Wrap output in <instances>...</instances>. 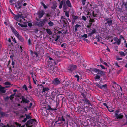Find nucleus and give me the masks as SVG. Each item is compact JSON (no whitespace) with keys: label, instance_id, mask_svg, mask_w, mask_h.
I'll return each mask as SVG.
<instances>
[{"label":"nucleus","instance_id":"obj_1","mask_svg":"<svg viewBox=\"0 0 127 127\" xmlns=\"http://www.w3.org/2000/svg\"><path fill=\"white\" fill-rule=\"evenodd\" d=\"M114 117L116 119H118V121L122 120L124 117L123 114L121 112L120 113L119 110L118 109L116 110L114 113Z\"/></svg>","mask_w":127,"mask_h":127},{"label":"nucleus","instance_id":"obj_13","mask_svg":"<svg viewBox=\"0 0 127 127\" xmlns=\"http://www.w3.org/2000/svg\"><path fill=\"white\" fill-rule=\"evenodd\" d=\"M97 33V30L95 28H94L91 31H90L88 33V37L91 36L94 33Z\"/></svg>","mask_w":127,"mask_h":127},{"label":"nucleus","instance_id":"obj_9","mask_svg":"<svg viewBox=\"0 0 127 127\" xmlns=\"http://www.w3.org/2000/svg\"><path fill=\"white\" fill-rule=\"evenodd\" d=\"M65 119L64 118L63 116L60 117L58 118V121L55 122V123H57L59 124H61L64 123Z\"/></svg>","mask_w":127,"mask_h":127},{"label":"nucleus","instance_id":"obj_58","mask_svg":"<svg viewBox=\"0 0 127 127\" xmlns=\"http://www.w3.org/2000/svg\"><path fill=\"white\" fill-rule=\"evenodd\" d=\"M60 37V36L59 35L57 36V37L55 38V41H57V40H58L59 39V38Z\"/></svg>","mask_w":127,"mask_h":127},{"label":"nucleus","instance_id":"obj_22","mask_svg":"<svg viewBox=\"0 0 127 127\" xmlns=\"http://www.w3.org/2000/svg\"><path fill=\"white\" fill-rule=\"evenodd\" d=\"M122 6L125 7L126 10L127 11V2H125L124 1L123 2Z\"/></svg>","mask_w":127,"mask_h":127},{"label":"nucleus","instance_id":"obj_10","mask_svg":"<svg viewBox=\"0 0 127 127\" xmlns=\"http://www.w3.org/2000/svg\"><path fill=\"white\" fill-rule=\"evenodd\" d=\"M61 81L58 78H55L52 81V84H54L55 86H57L59 84L61 83Z\"/></svg>","mask_w":127,"mask_h":127},{"label":"nucleus","instance_id":"obj_23","mask_svg":"<svg viewBox=\"0 0 127 127\" xmlns=\"http://www.w3.org/2000/svg\"><path fill=\"white\" fill-rule=\"evenodd\" d=\"M72 20L75 21L77 19H78V17L77 16H76L73 15H72Z\"/></svg>","mask_w":127,"mask_h":127},{"label":"nucleus","instance_id":"obj_61","mask_svg":"<svg viewBox=\"0 0 127 127\" xmlns=\"http://www.w3.org/2000/svg\"><path fill=\"white\" fill-rule=\"evenodd\" d=\"M125 117L126 119V122L124 124V125H127V115H125Z\"/></svg>","mask_w":127,"mask_h":127},{"label":"nucleus","instance_id":"obj_64","mask_svg":"<svg viewBox=\"0 0 127 127\" xmlns=\"http://www.w3.org/2000/svg\"><path fill=\"white\" fill-rule=\"evenodd\" d=\"M82 19L84 21H85L87 19L86 17L84 16H83L82 17Z\"/></svg>","mask_w":127,"mask_h":127},{"label":"nucleus","instance_id":"obj_5","mask_svg":"<svg viewBox=\"0 0 127 127\" xmlns=\"http://www.w3.org/2000/svg\"><path fill=\"white\" fill-rule=\"evenodd\" d=\"M88 70L92 73V72L97 73L98 74H100L102 76L105 74L103 71L100 70L99 69L96 68H90Z\"/></svg>","mask_w":127,"mask_h":127},{"label":"nucleus","instance_id":"obj_52","mask_svg":"<svg viewBox=\"0 0 127 127\" xmlns=\"http://www.w3.org/2000/svg\"><path fill=\"white\" fill-rule=\"evenodd\" d=\"M87 0H82L81 1L82 3V4L83 5H84L86 3V1Z\"/></svg>","mask_w":127,"mask_h":127},{"label":"nucleus","instance_id":"obj_44","mask_svg":"<svg viewBox=\"0 0 127 127\" xmlns=\"http://www.w3.org/2000/svg\"><path fill=\"white\" fill-rule=\"evenodd\" d=\"M100 78V77L99 76L96 75L95 78V80L98 79L99 80Z\"/></svg>","mask_w":127,"mask_h":127},{"label":"nucleus","instance_id":"obj_27","mask_svg":"<svg viewBox=\"0 0 127 127\" xmlns=\"http://www.w3.org/2000/svg\"><path fill=\"white\" fill-rule=\"evenodd\" d=\"M81 27L80 25L78 24H76L74 26V30L75 31H76L77 30V28L79 27Z\"/></svg>","mask_w":127,"mask_h":127},{"label":"nucleus","instance_id":"obj_28","mask_svg":"<svg viewBox=\"0 0 127 127\" xmlns=\"http://www.w3.org/2000/svg\"><path fill=\"white\" fill-rule=\"evenodd\" d=\"M39 53H38L37 52H36L35 51H34L33 52V57L34 58L35 57H38V55Z\"/></svg>","mask_w":127,"mask_h":127},{"label":"nucleus","instance_id":"obj_56","mask_svg":"<svg viewBox=\"0 0 127 127\" xmlns=\"http://www.w3.org/2000/svg\"><path fill=\"white\" fill-rule=\"evenodd\" d=\"M12 41H13L15 43H17V41L15 39V38H13V37H12Z\"/></svg>","mask_w":127,"mask_h":127},{"label":"nucleus","instance_id":"obj_57","mask_svg":"<svg viewBox=\"0 0 127 127\" xmlns=\"http://www.w3.org/2000/svg\"><path fill=\"white\" fill-rule=\"evenodd\" d=\"M66 45L65 43H64L62 44L61 45V47H64V48H65L66 47V46L65 45Z\"/></svg>","mask_w":127,"mask_h":127},{"label":"nucleus","instance_id":"obj_8","mask_svg":"<svg viewBox=\"0 0 127 127\" xmlns=\"http://www.w3.org/2000/svg\"><path fill=\"white\" fill-rule=\"evenodd\" d=\"M42 89L41 90V93L43 95H44L45 93H46L50 90V89L48 87H45L42 84L40 85Z\"/></svg>","mask_w":127,"mask_h":127},{"label":"nucleus","instance_id":"obj_18","mask_svg":"<svg viewBox=\"0 0 127 127\" xmlns=\"http://www.w3.org/2000/svg\"><path fill=\"white\" fill-rule=\"evenodd\" d=\"M75 73H76L77 74L75 75L74 76L75 77L77 78H79V75H81V73L77 71H75Z\"/></svg>","mask_w":127,"mask_h":127},{"label":"nucleus","instance_id":"obj_48","mask_svg":"<svg viewBox=\"0 0 127 127\" xmlns=\"http://www.w3.org/2000/svg\"><path fill=\"white\" fill-rule=\"evenodd\" d=\"M30 120H31V121L32 122V124L33 123H35L36 122V120L34 119H30Z\"/></svg>","mask_w":127,"mask_h":127},{"label":"nucleus","instance_id":"obj_21","mask_svg":"<svg viewBox=\"0 0 127 127\" xmlns=\"http://www.w3.org/2000/svg\"><path fill=\"white\" fill-rule=\"evenodd\" d=\"M0 91L2 93H5L6 91L4 90V87H2L0 85Z\"/></svg>","mask_w":127,"mask_h":127},{"label":"nucleus","instance_id":"obj_59","mask_svg":"<svg viewBox=\"0 0 127 127\" xmlns=\"http://www.w3.org/2000/svg\"><path fill=\"white\" fill-rule=\"evenodd\" d=\"M5 85H11V84L8 82H6L5 83Z\"/></svg>","mask_w":127,"mask_h":127},{"label":"nucleus","instance_id":"obj_6","mask_svg":"<svg viewBox=\"0 0 127 127\" xmlns=\"http://www.w3.org/2000/svg\"><path fill=\"white\" fill-rule=\"evenodd\" d=\"M77 66L74 64H70L68 66L67 68V70L69 73L72 74L73 71L75 70L77 68Z\"/></svg>","mask_w":127,"mask_h":127},{"label":"nucleus","instance_id":"obj_47","mask_svg":"<svg viewBox=\"0 0 127 127\" xmlns=\"http://www.w3.org/2000/svg\"><path fill=\"white\" fill-rule=\"evenodd\" d=\"M78 55V53L76 52H74L72 53V55L74 56H76Z\"/></svg>","mask_w":127,"mask_h":127},{"label":"nucleus","instance_id":"obj_54","mask_svg":"<svg viewBox=\"0 0 127 127\" xmlns=\"http://www.w3.org/2000/svg\"><path fill=\"white\" fill-rule=\"evenodd\" d=\"M21 27H22L26 28L27 27V25L26 24L23 25L22 24Z\"/></svg>","mask_w":127,"mask_h":127},{"label":"nucleus","instance_id":"obj_42","mask_svg":"<svg viewBox=\"0 0 127 127\" xmlns=\"http://www.w3.org/2000/svg\"><path fill=\"white\" fill-rule=\"evenodd\" d=\"M56 7L57 6L56 5L54 4L51 7V8L55 10L56 8Z\"/></svg>","mask_w":127,"mask_h":127},{"label":"nucleus","instance_id":"obj_62","mask_svg":"<svg viewBox=\"0 0 127 127\" xmlns=\"http://www.w3.org/2000/svg\"><path fill=\"white\" fill-rule=\"evenodd\" d=\"M96 86H97L99 88H100L101 84H99L97 83H96Z\"/></svg>","mask_w":127,"mask_h":127},{"label":"nucleus","instance_id":"obj_41","mask_svg":"<svg viewBox=\"0 0 127 127\" xmlns=\"http://www.w3.org/2000/svg\"><path fill=\"white\" fill-rule=\"evenodd\" d=\"M28 44L29 46H30L32 44V42L31 41V39L30 38H29L28 39Z\"/></svg>","mask_w":127,"mask_h":127},{"label":"nucleus","instance_id":"obj_11","mask_svg":"<svg viewBox=\"0 0 127 127\" xmlns=\"http://www.w3.org/2000/svg\"><path fill=\"white\" fill-rule=\"evenodd\" d=\"M45 14V12L43 10H40L37 12V14L39 18H42Z\"/></svg>","mask_w":127,"mask_h":127},{"label":"nucleus","instance_id":"obj_26","mask_svg":"<svg viewBox=\"0 0 127 127\" xmlns=\"http://www.w3.org/2000/svg\"><path fill=\"white\" fill-rule=\"evenodd\" d=\"M46 31L47 33L49 35H50L52 34V32L50 29H46Z\"/></svg>","mask_w":127,"mask_h":127},{"label":"nucleus","instance_id":"obj_14","mask_svg":"<svg viewBox=\"0 0 127 127\" xmlns=\"http://www.w3.org/2000/svg\"><path fill=\"white\" fill-rule=\"evenodd\" d=\"M22 3L20 2H17L15 3V7L17 9H20L22 6Z\"/></svg>","mask_w":127,"mask_h":127},{"label":"nucleus","instance_id":"obj_38","mask_svg":"<svg viewBox=\"0 0 127 127\" xmlns=\"http://www.w3.org/2000/svg\"><path fill=\"white\" fill-rule=\"evenodd\" d=\"M101 37L99 35L95 37V38L97 40V42H99L100 41V38Z\"/></svg>","mask_w":127,"mask_h":127},{"label":"nucleus","instance_id":"obj_39","mask_svg":"<svg viewBox=\"0 0 127 127\" xmlns=\"http://www.w3.org/2000/svg\"><path fill=\"white\" fill-rule=\"evenodd\" d=\"M48 21V19L46 18H45V19H44L43 21H42V23H43V25H44V24L45 23V22H46Z\"/></svg>","mask_w":127,"mask_h":127},{"label":"nucleus","instance_id":"obj_24","mask_svg":"<svg viewBox=\"0 0 127 127\" xmlns=\"http://www.w3.org/2000/svg\"><path fill=\"white\" fill-rule=\"evenodd\" d=\"M1 122V120L0 119V127H9L8 125H4L3 123L0 122Z\"/></svg>","mask_w":127,"mask_h":127},{"label":"nucleus","instance_id":"obj_37","mask_svg":"<svg viewBox=\"0 0 127 127\" xmlns=\"http://www.w3.org/2000/svg\"><path fill=\"white\" fill-rule=\"evenodd\" d=\"M15 0H9V2L10 3V4L12 5H13L15 4Z\"/></svg>","mask_w":127,"mask_h":127},{"label":"nucleus","instance_id":"obj_19","mask_svg":"<svg viewBox=\"0 0 127 127\" xmlns=\"http://www.w3.org/2000/svg\"><path fill=\"white\" fill-rule=\"evenodd\" d=\"M66 5L69 7L71 8L72 7V5L70 1L69 0H67L66 1Z\"/></svg>","mask_w":127,"mask_h":127},{"label":"nucleus","instance_id":"obj_4","mask_svg":"<svg viewBox=\"0 0 127 127\" xmlns=\"http://www.w3.org/2000/svg\"><path fill=\"white\" fill-rule=\"evenodd\" d=\"M104 24L106 25L111 26L113 24V19L112 18L106 17L104 18Z\"/></svg>","mask_w":127,"mask_h":127},{"label":"nucleus","instance_id":"obj_12","mask_svg":"<svg viewBox=\"0 0 127 127\" xmlns=\"http://www.w3.org/2000/svg\"><path fill=\"white\" fill-rule=\"evenodd\" d=\"M88 15H91V16H92L94 17H96L97 16V14H95L93 10H89V11L88 13Z\"/></svg>","mask_w":127,"mask_h":127},{"label":"nucleus","instance_id":"obj_7","mask_svg":"<svg viewBox=\"0 0 127 127\" xmlns=\"http://www.w3.org/2000/svg\"><path fill=\"white\" fill-rule=\"evenodd\" d=\"M21 18L23 19H24L25 20V19H24L25 17L23 16L22 14H18L14 17V19L16 21H19L21 23H22L23 22V21L21 19L19 20V18Z\"/></svg>","mask_w":127,"mask_h":127},{"label":"nucleus","instance_id":"obj_15","mask_svg":"<svg viewBox=\"0 0 127 127\" xmlns=\"http://www.w3.org/2000/svg\"><path fill=\"white\" fill-rule=\"evenodd\" d=\"M20 99H22V101H21V103L23 102V103H27L30 102V101L26 98L25 97L22 96H21V98H20Z\"/></svg>","mask_w":127,"mask_h":127},{"label":"nucleus","instance_id":"obj_25","mask_svg":"<svg viewBox=\"0 0 127 127\" xmlns=\"http://www.w3.org/2000/svg\"><path fill=\"white\" fill-rule=\"evenodd\" d=\"M67 6L65 4H64L63 6V10L64 11V12L66 11L67 9Z\"/></svg>","mask_w":127,"mask_h":127},{"label":"nucleus","instance_id":"obj_50","mask_svg":"<svg viewBox=\"0 0 127 127\" xmlns=\"http://www.w3.org/2000/svg\"><path fill=\"white\" fill-rule=\"evenodd\" d=\"M82 37L83 38H87L88 37V35L86 34H85L83 35L82 36Z\"/></svg>","mask_w":127,"mask_h":127},{"label":"nucleus","instance_id":"obj_63","mask_svg":"<svg viewBox=\"0 0 127 127\" xmlns=\"http://www.w3.org/2000/svg\"><path fill=\"white\" fill-rule=\"evenodd\" d=\"M62 101L63 102H64L65 101V98L64 97V96H62Z\"/></svg>","mask_w":127,"mask_h":127},{"label":"nucleus","instance_id":"obj_35","mask_svg":"<svg viewBox=\"0 0 127 127\" xmlns=\"http://www.w3.org/2000/svg\"><path fill=\"white\" fill-rule=\"evenodd\" d=\"M48 24L49 25V26L51 27L53 26L54 24L52 22L50 21L48 23Z\"/></svg>","mask_w":127,"mask_h":127},{"label":"nucleus","instance_id":"obj_60","mask_svg":"<svg viewBox=\"0 0 127 127\" xmlns=\"http://www.w3.org/2000/svg\"><path fill=\"white\" fill-rule=\"evenodd\" d=\"M90 22H92V23L94 22H95V20H94V19H91L90 17Z\"/></svg>","mask_w":127,"mask_h":127},{"label":"nucleus","instance_id":"obj_34","mask_svg":"<svg viewBox=\"0 0 127 127\" xmlns=\"http://www.w3.org/2000/svg\"><path fill=\"white\" fill-rule=\"evenodd\" d=\"M16 93H15L11 95L9 97L11 100H12L14 98V96L15 95Z\"/></svg>","mask_w":127,"mask_h":127},{"label":"nucleus","instance_id":"obj_43","mask_svg":"<svg viewBox=\"0 0 127 127\" xmlns=\"http://www.w3.org/2000/svg\"><path fill=\"white\" fill-rule=\"evenodd\" d=\"M65 16L68 17H69V12L67 11H65Z\"/></svg>","mask_w":127,"mask_h":127},{"label":"nucleus","instance_id":"obj_55","mask_svg":"<svg viewBox=\"0 0 127 127\" xmlns=\"http://www.w3.org/2000/svg\"><path fill=\"white\" fill-rule=\"evenodd\" d=\"M33 80H35V79H36V75L34 73V75H32V76Z\"/></svg>","mask_w":127,"mask_h":127},{"label":"nucleus","instance_id":"obj_49","mask_svg":"<svg viewBox=\"0 0 127 127\" xmlns=\"http://www.w3.org/2000/svg\"><path fill=\"white\" fill-rule=\"evenodd\" d=\"M23 88H24L25 89V90H26V91L28 89H27V86H26V85H25V84L24 85H23Z\"/></svg>","mask_w":127,"mask_h":127},{"label":"nucleus","instance_id":"obj_20","mask_svg":"<svg viewBox=\"0 0 127 127\" xmlns=\"http://www.w3.org/2000/svg\"><path fill=\"white\" fill-rule=\"evenodd\" d=\"M36 25L39 27H42L44 26L43 23L42 21H40L39 22H37L36 23Z\"/></svg>","mask_w":127,"mask_h":127},{"label":"nucleus","instance_id":"obj_51","mask_svg":"<svg viewBox=\"0 0 127 127\" xmlns=\"http://www.w3.org/2000/svg\"><path fill=\"white\" fill-rule=\"evenodd\" d=\"M69 125L71 126L69 127H75V126L72 123H70L69 125Z\"/></svg>","mask_w":127,"mask_h":127},{"label":"nucleus","instance_id":"obj_16","mask_svg":"<svg viewBox=\"0 0 127 127\" xmlns=\"http://www.w3.org/2000/svg\"><path fill=\"white\" fill-rule=\"evenodd\" d=\"M82 100L83 101V102L84 104L88 105V106H89L90 104H91L90 101L89 100L87 99V98H85L84 99H82Z\"/></svg>","mask_w":127,"mask_h":127},{"label":"nucleus","instance_id":"obj_53","mask_svg":"<svg viewBox=\"0 0 127 127\" xmlns=\"http://www.w3.org/2000/svg\"><path fill=\"white\" fill-rule=\"evenodd\" d=\"M83 39L84 41H86L87 43H89V41L87 39L85 38H83Z\"/></svg>","mask_w":127,"mask_h":127},{"label":"nucleus","instance_id":"obj_30","mask_svg":"<svg viewBox=\"0 0 127 127\" xmlns=\"http://www.w3.org/2000/svg\"><path fill=\"white\" fill-rule=\"evenodd\" d=\"M119 97H118V98L122 100L124 96V95L123 94H123L122 93L119 94Z\"/></svg>","mask_w":127,"mask_h":127},{"label":"nucleus","instance_id":"obj_46","mask_svg":"<svg viewBox=\"0 0 127 127\" xmlns=\"http://www.w3.org/2000/svg\"><path fill=\"white\" fill-rule=\"evenodd\" d=\"M25 115L27 119H28L31 118V117L29 115H27L26 114H25Z\"/></svg>","mask_w":127,"mask_h":127},{"label":"nucleus","instance_id":"obj_33","mask_svg":"<svg viewBox=\"0 0 127 127\" xmlns=\"http://www.w3.org/2000/svg\"><path fill=\"white\" fill-rule=\"evenodd\" d=\"M116 42L117 44L118 45H120L121 43V38L118 39Z\"/></svg>","mask_w":127,"mask_h":127},{"label":"nucleus","instance_id":"obj_45","mask_svg":"<svg viewBox=\"0 0 127 127\" xmlns=\"http://www.w3.org/2000/svg\"><path fill=\"white\" fill-rule=\"evenodd\" d=\"M73 86V88H75L77 87V86L75 84H74L73 83H72V85Z\"/></svg>","mask_w":127,"mask_h":127},{"label":"nucleus","instance_id":"obj_40","mask_svg":"<svg viewBox=\"0 0 127 127\" xmlns=\"http://www.w3.org/2000/svg\"><path fill=\"white\" fill-rule=\"evenodd\" d=\"M81 93L82 96L83 97L84 99L87 98L86 95L84 93L81 92Z\"/></svg>","mask_w":127,"mask_h":127},{"label":"nucleus","instance_id":"obj_31","mask_svg":"<svg viewBox=\"0 0 127 127\" xmlns=\"http://www.w3.org/2000/svg\"><path fill=\"white\" fill-rule=\"evenodd\" d=\"M103 88L104 89L107 88V85L106 84H105L102 85H101L100 88V89H102Z\"/></svg>","mask_w":127,"mask_h":127},{"label":"nucleus","instance_id":"obj_17","mask_svg":"<svg viewBox=\"0 0 127 127\" xmlns=\"http://www.w3.org/2000/svg\"><path fill=\"white\" fill-rule=\"evenodd\" d=\"M72 84V83L70 81H67L65 82V84L63 85V86L64 85L66 88L69 85H71Z\"/></svg>","mask_w":127,"mask_h":127},{"label":"nucleus","instance_id":"obj_32","mask_svg":"<svg viewBox=\"0 0 127 127\" xmlns=\"http://www.w3.org/2000/svg\"><path fill=\"white\" fill-rule=\"evenodd\" d=\"M48 110H52L53 111L56 110H57V108H52L50 106H49Z\"/></svg>","mask_w":127,"mask_h":127},{"label":"nucleus","instance_id":"obj_3","mask_svg":"<svg viewBox=\"0 0 127 127\" xmlns=\"http://www.w3.org/2000/svg\"><path fill=\"white\" fill-rule=\"evenodd\" d=\"M47 58L48 59V64L50 65V66H48V68L50 70H52L53 71V70L54 69L53 68V69H52V68L51 69L50 68L51 67H52V66L53 67V66H52L53 65H54L55 64L56 65L57 64L56 63L55 61L54 60L49 56L47 57Z\"/></svg>","mask_w":127,"mask_h":127},{"label":"nucleus","instance_id":"obj_36","mask_svg":"<svg viewBox=\"0 0 127 127\" xmlns=\"http://www.w3.org/2000/svg\"><path fill=\"white\" fill-rule=\"evenodd\" d=\"M31 120H30V119L28 120L26 123V126H27L29 125H30L31 124H32V122L31 121Z\"/></svg>","mask_w":127,"mask_h":127},{"label":"nucleus","instance_id":"obj_29","mask_svg":"<svg viewBox=\"0 0 127 127\" xmlns=\"http://www.w3.org/2000/svg\"><path fill=\"white\" fill-rule=\"evenodd\" d=\"M119 53L121 56H125L126 55V54L123 51H120Z\"/></svg>","mask_w":127,"mask_h":127},{"label":"nucleus","instance_id":"obj_2","mask_svg":"<svg viewBox=\"0 0 127 127\" xmlns=\"http://www.w3.org/2000/svg\"><path fill=\"white\" fill-rule=\"evenodd\" d=\"M11 29L14 35L18 38L22 42H24V38L19 34L18 32L15 28L13 27H11Z\"/></svg>","mask_w":127,"mask_h":127}]
</instances>
